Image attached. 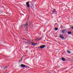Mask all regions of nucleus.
I'll use <instances>...</instances> for the list:
<instances>
[{"label": "nucleus", "mask_w": 73, "mask_h": 73, "mask_svg": "<svg viewBox=\"0 0 73 73\" xmlns=\"http://www.w3.org/2000/svg\"><path fill=\"white\" fill-rule=\"evenodd\" d=\"M44 48H45V45H42L38 47V48H40V49H43Z\"/></svg>", "instance_id": "1"}, {"label": "nucleus", "mask_w": 73, "mask_h": 73, "mask_svg": "<svg viewBox=\"0 0 73 73\" xmlns=\"http://www.w3.org/2000/svg\"><path fill=\"white\" fill-rule=\"evenodd\" d=\"M29 2H27L26 3V5L28 8H29L30 7V5H29Z\"/></svg>", "instance_id": "2"}, {"label": "nucleus", "mask_w": 73, "mask_h": 73, "mask_svg": "<svg viewBox=\"0 0 73 73\" xmlns=\"http://www.w3.org/2000/svg\"><path fill=\"white\" fill-rule=\"evenodd\" d=\"M67 31L66 29H65L62 31V33H66Z\"/></svg>", "instance_id": "3"}, {"label": "nucleus", "mask_w": 73, "mask_h": 73, "mask_svg": "<svg viewBox=\"0 0 73 73\" xmlns=\"http://www.w3.org/2000/svg\"><path fill=\"white\" fill-rule=\"evenodd\" d=\"M28 23H27L25 26V28L26 29H28Z\"/></svg>", "instance_id": "4"}, {"label": "nucleus", "mask_w": 73, "mask_h": 73, "mask_svg": "<svg viewBox=\"0 0 73 73\" xmlns=\"http://www.w3.org/2000/svg\"><path fill=\"white\" fill-rule=\"evenodd\" d=\"M21 66L22 68H25V67H26V66L23 64H21Z\"/></svg>", "instance_id": "5"}, {"label": "nucleus", "mask_w": 73, "mask_h": 73, "mask_svg": "<svg viewBox=\"0 0 73 73\" xmlns=\"http://www.w3.org/2000/svg\"><path fill=\"white\" fill-rule=\"evenodd\" d=\"M60 38H62V39H64V37L62 35H60Z\"/></svg>", "instance_id": "6"}, {"label": "nucleus", "mask_w": 73, "mask_h": 73, "mask_svg": "<svg viewBox=\"0 0 73 73\" xmlns=\"http://www.w3.org/2000/svg\"><path fill=\"white\" fill-rule=\"evenodd\" d=\"M37 44L33 42L32 43V45H33V46H35V45H37Z\"/></svg>", "instance_id": "7"}, {"label": "nucleus", "mask_w": 73, "mask_h": 73, "mask_svg": "<svg viewBox=\"0 0 73 73\" xmlns=\"http://www.w3.org/2000/svg\"><path fill=\"white\" fill-rule=\"evenodd\" d=\"M62 61H65V58H62Z\"/></svg>", "instance_id": "8"}, {"label": "nucleus", "mask_w": 73, "mask_h": 73, "mask_svg": "<svg viewBox=\"0 0 73 73\" xmlns=\"http://www.w3.org/2000/svg\"><path fill=\"white\" fill-rule=\"evenodd\" d=\"M68 34H69V35H70V34H71V32L68 31Z\"/></svg>", "instance_id": "9"}, {"label": "nucleus", "mask_w": 73, "mask_h": 73, "mask_svg": "<svg viewBox=\"0 0 73 73\" xmlns=\"http://www.w3.org/2000/svg\"><path fill=\"white\" fill-rule=\"evenodd\" d=\"M56 11L54 10L52 11V13H56Z\"/></svg>", "instance_id": "10"}, {"label": "nucleus", "mask_w": 73, "mask_h": 73, "mask_svg": "<svg viewBox=\"0 0 73 73\" xmlns=\"http://www.w3.org/2000/svg\"><path fill=\"white\" fill-rule=\"evenodd\" d=\"M67 52L69 54H70V53H70V52L69 51H68Z\"/></svg>", "instance_id": "11"}, {"label": "nucleus", "mask_w": 73, "mask_h": 73, "mask_svg": "<svg viewBox=\"0 0 73 73\" xmlns=\"http://www.w3.org/2000/svg\"><path fill=\"white\" fill-rule=\"evenodd\" d=\"M55 31H57V30H58V28H55Z\"/></svg>", "instance_id": "12"}, {"label": "nucleus", "mask_w": 73, "mask_h": 73, "mask_svg": "<svg viewBox=\"0 0 73 73\" xmlns=\"http://www.w3.org/2000/svg\"><path fill=\"white\" fill-rule=\"evenodd\" d=\"M57 24H58L57 23H55V24H54V25L55 26H56V25H57Z\"/></svg>", "instance_id": "13"}, {"label": "nucleus", "mask_w": 73, "mask_h": 73, "mask_svg": "<svg viewBox=\"0 0 73 73\" xmlns=\"http://www.w3.org/2000/svg\"><path fill=\"white\" fill-rule=\"evenodd\" d=\"M7 66H6L5 68V69H7Z\"/></svg>", "instance_id": "14"}, {"label": "nucleus", "mask_w": 73, "mask_h": 73, "mask_svg": "<svg viewBox=\"0 0 73 73\" xmlns=\"http://www.w3.org/2000/svg\"><path fill=\"white\" fill-rule=\"evenodd\" d=\"M42 38H40L39 39V40H41V39Z\"/></svg>", "instance_id": "15"}, {"label": "nucleus", "mask_w": 73, "mask_h": 73, "mask_svg": "<svg viewBox=\"0 0 73 73\" xmlns=\"http://www.w3.org/2000/svg\"><path fill=\"white\" fill-rule=\"evenodd\" d=\"M71 28L72 29H73V26H72Z\"/></svg>", "instance_id": "16"}, {"label": "nucleus", "mask_w": 73, "mask_h": 73, "mask_svg": "<svg viewBox=\"0 0 73 73\" xmlns=\"http://www.w3.org/2000/svg\"><path fill=\"white\" fill-rule=\"evenodd\" d=\"M54 11H56V9H54Z\"/></svg>", "instance_id": "17"}, {"label": "nucleus", "mask_w": 73, "mask_h": 73, "mask_svg": "<svg viewBox=\"0 0 73 73\" xmlns=\"http://www.w3.org/2000/svg\"><path fill=\"white\" fill-rule=\"evenodd\" d=\"M28 18H29V17H28Z\"/></svg>", "instance_id": "18"}]
</instances>
